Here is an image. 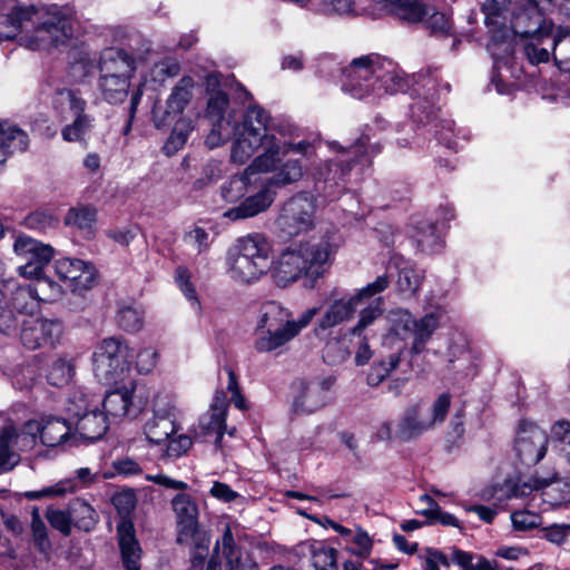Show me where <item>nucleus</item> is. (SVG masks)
Masks as SVG:
<instances>
[{"mask_svg": "<svg viewBox=\"0 0 570 570\" xmlns=\"http://www.w3.org/2000/svg\"><path fill=\"white\" fill-rule=\"evenodd\" d=\"M413 238L415 239L417 247L425 253L436 252L442 244L441 236L439 235L435 225L426 222L421 223V225L415 228Z\"/></svg>", "mask_w": 570, "mask_h": 570, "instance_id": "obj_44", "label": "nucleus"}, {"mask_svg": "<svg viewBox=\"0 0 570 570\" xmlns=\"http://www.w3.org/2000/svg\"><path fill=\"white\" fill-rule=\"evenodd\" d=\"M195 83L196 82L193 77L184 76L171 89L166 101V109L161 112L154 109L153 120L157 128L170 125L184 112L185 108L194 97Z\"/></svg>", "mask_w": 570, "mask_h": 570, "instance_id": "obj_21", "label": "nucleus"}, {"mask_svg": "<svg viewBox=\"0 0 570 570\" xmlns=\"http://www.w3.org/2000/svg\"><path fill=\"white\" fill-rule=\"evenodd\" d=\"M55 272L72 292L90 289L95 284L97 274L91 263L70 257L56 261Z\"/></svg>", "mask_w": 570, "mask_h": 570, "instance_id": "obj_20", "label": "nucleus"}, {"mask_svg": "<svg viewBox=\"0 0 570 570\" xmlns=\"http://www.w3.org/2000/svg\"><path fill=\"white\" fill-rule=\"evenodd\" d=\"M405 87L406 80L403 72L392 60L382 58L371 97H381L385 94L393 95L403 91Z\"/></svg>", "mask_w": 570, "mask_h": 570, "instance_id": "obj_27", "label": "nucleus"}, {"mask_svg": "<svg viewBox=\"0 0 570 570\" xmlns=\"http://www.w3.org/2000/svg\"><path fill=\"white\" fill-rule=\"evenodd\" d=\"M62 334V325L57 320L27 316L21 320V343L30 350L55 345Z\"/></svg>", "mask_w": 570, "mask_h": 570, "instance_id": "obj_19", "label": "nucleus"}, {"mask_svg": "<svg viewBox=\"0 0 570 570\" xmlns=\"http://www.w3.org/2000/svg\"><path fill=\"white\" fill-rule=\"evenodd\" d=\"M97 218V212L94 207L82 206L68 210L65 217L67 226L76 227L82 232L87 237L92 236L94 226Z\"/></svg>", "mask_w": 570, "mask_h": 570, "instance_id": "obj_40", "label": "nucleus"}, {"mask_svg": "<svg viewBox=\"0 0 570 570\" xmlns=\"http://www.w3.org/2000/svg\"><path fill=\"white\" fill-rule=\"evenodd\" d=\"M117 323L126 332H138L144 325L142 312L135 306H122L118 311Z\"/></svg>", "mask_w": 570, "mask_h": 570, "instance_id": "obj_52", "label": "nucleus"}, {"mask_svg": "<svg viewBox=\"0 0 570 570\" xmlns=\"http://www.w3.org/2000/svg\"><path fill=\"white\" fill-rule=\"evenodd\" d=\"M171 507L178 527V542L194 539L199 531L196 501L187 493H178L173 498Z\"/></svg>", "mask_w": 570, "mask_h": 570, "instance_id": "obj_24", "label": "nucleus"}, {"mask_svg": "<svg viewBox=\"0 0 570 570\" xmlns=\"http://www.w3.org/2000/svg\"><path fill=\"white\" fill-rule=\"evenodd\" d=\"M401 353L402 348H400L396 353L390 354L386 360L374 362L367 374L368 385L377 386L381 384L383 380L399 366L401 361Z\"/></svg>", "mask_w": 570, "mask_h": 570, "instance_id": "obj_45", "label": "nucleus"}, {"mask_svg": "<svg viewBox=\"0 0 570 570\" xmlns=\"http://www.w3.org/2000/svg\"><path fill=\"white\" fill-rule=\"evenodd\" d=\"M399 275L396 281L397 289L407 295H414L424 278L423 271L419 269L416 265L403 258H396L394 262Z\"/></svg>", "mask_w": 570, "mask_h": 570, "instance_id": "obj_36", "label": "nucleus"}, {"mask_svg": "<svg viewBox=\"0 0 570 570\" xmlns=\"http://www.w3.org/2000/svg\"><path fill=\"white\" fill-rule=\"evenodd\" d=\"M350 356L348 345L345 338H332L327 341L323 351V358L330 365H336Z\"/></svg>", "mask_w": 570, "mask_h": 570, "instance_id": "obj_53", "label": "nucleus"}, {"mask_svg": "<svg viewBox=\"0 0 570 570\" xmlns=\"http://www.w3.org/2000/svg\"><path fill=\"white\" fill-rule=\"evenodd\" d=\"M272 247L262 234L237 239L228 253L229 277L240 284L258 281L272 267Z\"/></svg>", "mask_w": 570, "mask_h": 570, "instance_id": "obj_6", "label": "nucleus"}, {"mask_svg": "<svg viewBox=\"0 0 570 570\" xmlns=\"http://www.w3.org/2000/svg\"><path fill=\"white\" fill-rule=\"evenodd\" d=\"M387 318L390 323L387 337L401 341L412 338L411 353L420 354L445 321L446 312L442 307H436L417 320L407 309L394 308L389 312Z\"/></svg>", "mask_w": 570, "mask_h": 570, "instance_id": "obj_8", "label": "nucleus"}, {"mask_svg": "<svg viewBox=\"0 0 570 570\" xmlns=\"http://www.w3.org/2000/svg\"><path fill=\"white\" fill-rule=\"evenodd\" d=\"M29 146L26 131L9 121H0V165L14 153H22Z\"/></svg>", "mask_w": 570, "mask_h": 570, "instance_id": "obj_29", "label": "nucleus"}, {"mask_svg": "<svg viewBox=\"0 0 570 570\" xmlns=\"http://www.w3.org/2000/svg\"><path fill=\"white\" fill-rule=\"evenodd\" d=\"M39 301L32 285L19 286L11 295V308L23 320L27 316H35L33 313L38 311Z\"/></svg>", "mask_w": 570, "mask_h": 570, "instance_id": "obj_39", "label": "nucleus"}, {"mask_svg": "<svg viewBox=\"0 0 570 570\" xmlns=\"http://www.w3.org/2000/svg\"><path fill=\"white\" fill-rule=\"evenodd\" d=\"M549 436L537 423L521 420L514 440V452L520 462L531 466L547 454Z\"/></svg>", "mask_w": 570, "mask_h": 570, "instance_id": "obj_16", "label": "nucleus"}, {"mask_svg": "<svg viewBox=\"0 0 570 570\" xmlns=\"http://www.w3.org/2000/svg\"><path fill=\"white\" fill-rule=\"evenodd\" d=\"M334 253L335 247L327 239L294 243L273 263L272 277L279 287H286L303 275L318 278L331 266Z\"/></svg>", "mask_w": 570, "mask_h": 570, "instance_id": "obj_3", "label": "nucleus"}, {"mask_svg": "<svg viewBox=\"0 0 570 570\" xmlns=\"http://www.w3.org/2000/svg\"><path fill=\"white\" fill-rule=\"evenodd\" d=\"M488 50L494 60V75L492 76V83L499 94L507 92V85L510 78L518 79L517 70L513 67V48L508 41H500L494 36L488 45Z\"/></svg>", "mask_w": 570, "mask_h": 570, "instance_id": "obj_22", "label": "nucleus"}, {"mask_svg": "<svg viewBox=\"0 0 570 570\" xmlns=\"http://www.w3.org/2000/svg\"><path fill=\"white\" fill-rule=\"evenodd\" d=\"M296 129L295 127H293ZM296 134V130L293 131L292 137H294ZM291 138L289 135L282 137L283 139L278 138V144L281 145L279 148V166H282L285 161H283L284 157H286L289 153L299 154L303 156H308L312 153V144L307 140H301L298 142H292L287 140L286 138Z\"/></svg>", "mask_w": 570, "mask_h": 570, "instance_id": "obj_56", "label": "nucleus"}, {"mask_svg": "<svg viewBox=\"0 0 570 570\" xmlns=\"http://www.w3.org/2000/svg\"><path fill=\"white\" fill-rule=\"evenodd\" d=\"M69 511L71 520L75 522L76 527L81 530L90 531L97 523V513L95 509L85 500H73L70 504Z\"/></svg>", "mask_w": 570, "mask_h": 570, "instance_id": "obj_43", "label": "nucleus"}, {"mask_svg": "<svg viewBox=\"0 0 570 570\" xmlns=\"http://www.w3.org/2000/svg\"><path fill=\"white\" fill-rule=\"evenodd\" d=\"M158 352L151 347L146 346L141 347L137 354H136V368L138 373L140 374H148L150 373L158 363Z\"/></svg>", "mask_w": 570, "mask_h": 570, "instance_id": "obj_60", "label": "nucleus"}, {"mask_svg": "<svg viewBox=\"0 0 570 570\" xmlns=\"http://www.w3.org/2000/svg\"><path fill=\"white\" fill-rule=\"evenodd\" d=\"M384 299L375 297L364 306L358 315L356 325L352 328L353 335H360L366 327L372 325L383 314Z\"/></svg>", "mask_w": 570, "mask_h": 570, "instance_id": "obj_49", "label": "nucleus"}, {"mask_svg": "<svg viewBox=\"0 0 570 570\" xmlns=\"http://www.w3.org/2000/svg\"><path fill=\"white\" fill-rule=\"evenodd\" d=\"M255 174H248L246 169L240 176L232 177L222 187V196L228 203H236L244 197L248 190V185L252 183V176Z\"/></svg>", "mask_w": 570, "mask_h": 570, "instance_id": "obj_47", "label": "nucleus"}, {"mask_svg": "<svg viewBox=\"0 0 570 570\" xmlns=\"http://www.w3.org/2000/svg\"><path fill=\"white\" fill-rule=\"evenodd\" d=\"M316 11L326 17H354L373 13L368 7L361 8L355 0H317Z\"/></svg>", "mask_w": 570, "mask_h": 570, "instance_id": "obj_37", "label": "nucleus"}, {"mask_svg": "<svg viewBox=\"0 0 570 570\" xmlns=\"http://www.w3.org/2000/svg\"><path fill=\"white\" fill-rule=\"evenodd\" d=\"M389 285L390 278L384 274L377 276L374 282L362 287L355 294L334 299L317 321L315 327L316 334L320 335L323 331L350 321L358 306L365 304L367 299L373 296L384 292Z\"/></svg>", "mask_w": 570, "mask_h": 570, "instance_id": "obj_10", "label": "nucleus"}, {"mask_svg": "<svg viewBox=\"0 0 570 570\" xmlns=\"http://www.w3.org/2000/svg\"><path fill=\"white\" fill-rule=\"evenodd\" d=\"M58 223L59 220L53 214L45 210L33 212L24 219V224L28 228L41 232L55 228Z\"/></svg>", "mask_w": 570, "mask_h": 570, "instance_id": "obj_57", "label": "nucleus"}, {"mask_svg": "<svg viewBox=\"0 0 570 570\" xmlns=\"http://www.w3.org/2000/svg\"><path fill=\"white\" fill-rule=\"evenodd\" d=\"M544 47L549 50V56L552 53L553 59L560 70L570 72V29L559 27L557 28L553 38L549 36Z\"/></svg>", "mask_w": 570, "mask_h": 570, "instance_id": "obj_35", "label": "nucleus"}, {"mask_svg": "<svg viewBox=\"0 0 570 570\" xmlns=\"http://www.w3.org/2000/svg\"><path fill=\"white\" fill-rule=\"evenodd\" d=\"M183 239L187 245L196 248L198 254L206 253L210 247L208 233L198 226L185 233Z\"/></svg>", "mask_w": 570, "mask_h": 570, "instance_id": "obj_61", "label": "nucleus"}, {"mask_svg": "<svg viewBox=\"0 0 570 570\" xmlns=\"http://www.w3.org/2000/svg\"><path fill=\"white\" fill-rule=\"evenodd\" d=\"M19 440L27 441V436L18 434L17 430L12 425L3 428L0 435V470L10 471L19 462L20 456L14 450Z\"/></svg>", "mask_w": 570, "mask_h": 570, "instance_id": "obj_34", "label": "nucleus"}, {"mask_svg": "<svg viewBox=\"0 0 570 570\" xmlns=\"http://www.w3.org/2000/svg\"><path fill=\"white\" fill-rule=\"evenodd\" d=\"M450 406L451 395L449 393L440 394L430 407L423 402L411 404L400 416L394 434L392 433V423L385 422L379 431V436L382 440L396 438L404 442L417 439L441 425L448 416Z\"/></svg>", "mask_w": 570, "mask_h": 570, "instance_id": "obj_5", "label": "nucleus"}, {"mask_svg": "<svg viewBox=\"0 0 570 570\" xmlns=\"http://www.w3.org/2000/svg\"><path fill=\"white\" fill-rule=\"evenodd\" d=\"M334 384L331 376L318 379L311 382H302L299 392L294 399L295 411L302 413H313L330 402V390Z\"/></svg>", "mask_w": 570, "mask_h": 570, "instance_id": "obj_23", "label": "nucleus"}, {"mask_svg": "<svg viewBox=\"0 0 570 570\" xmlns=\"http://www.w3.org/2000/svg\"><path fill=\"white\" fill-rule=\"evenodd\" d=\"M22 434L30 438L26 445L35 443L37 438L46 446L76 445L73 425L61 416L42 415L29 420L23 425Z\"/></svg>", "mask_w": 570, "mask_h": 570, "instance_id": "obj_13", "label": "nucleus"}, {"mask_svg": "<svg viewBox=\"0 0 570 570\" xmlns=\"http://www.w3.org/2000/svg\"><path fill=\"white\" fill-rule=\"evenodd\" d=\"M73 117V121L65 126L61 131L63 140L69 142L83 140L94 122V118L86 112L75 115Z\"/></svg>", "mask_w": 570, "mask_h": 570, "instance_id": "obj_50", "label": "nucleus"}, {"mask_svg": "<svg viewBox=\"0 0 570 570\" xmlns=\"http://www.w3.org/2000/svg\"><path fill=\"white\" fill-rule=\"evenodd\" d=\"M117 530L122 563L126 570H140L141 549L136 540L132 523L122 521Z\"/></svg>", "mask_w": 570, "mask_h": 570, "instance_id": "obj_30", "label": "nucleus"}, {"mask_svg": "<svg viewBox=\"0 0 570 570\" xmlns=\"http://www.w3.org/2000/svg\"><path fill=\"white\" fill-rule=\"evenodd\" d=\"M207 96L206 117L210 120L213 128L206 138V145L215 148L233 132L234 115L228 95L216 75L207 76Z\"/></svg>", "mask_w": 570, "mask_h": 570, "instance_id": "obj_9", "label": "nucleus"}, {"mask_svg": "<svg viewBox=\"0 0 570 570\" xmlns=\"http://www.w3.org/2000/svg\"><path fill=\"white\" fill-rule=\"evenodd\" d=\"M99 76L131 78L135 71V60L122 49L107 48L99 59Z\"/></svg>", "mask_w": 570, "mask_h": 570, "instance_id": "obj_26", "label": "nucleus"}, {"mask_svg": "<svg viewBox=\"0 0 570 570\" xmlns=\"http://www.w3.org/2000/svg\"><path fill=\"white\" fill-rule=\"evenodd\" d=\"M275 194L268 188L259 190L257 194L245 198L238 206L228 209L225 217L232 220L254 217L271 207Z\"/></svg>", "mask_w": 570, "mask_h": 570, "instance_id": "obj_28", "label": "nucleus"}, {"mask_svg": "<svg viewBox=\"0 0 570 570\" xmlns=\"http://www.w3.org/2000/svg\"><path fill=\"white\" fill-rule=\"evenodd\" d=\"M180 72V65L175 59H166L154 65L150 70V77L154 81L164 82L168 78H174Z\"/></svg>", "mask_w": 570, "mask_h": 570, "instance_id": "obj_59", "label": "nucleus"}, {"mask_svg": "<svg viewBox=\"0 0 570 570\" xmlns=\"http://www.w3.org/2000/svg\"><path fill=\"white\" fill-rule=\"evenodd\" d=\"M532 491H541L542 499L551 505H561L570 502V484L558 479L553 472L549 478L534 476L528 482L517 485L512 497L522 498Z\"/></svg>", "mask_w": 570, "mask_h": 570, "instance_id": "obj_18", "label": "nucleus"}, {"mask_svg": "<svg viewBox=\"0 0 570 570\" xmlns=\"http://www.w3.org/2000/svg\"><path fill=\"white\" fill-rule=\"evenodd\" d=\"M131 78L99 76L98 89L104 99L110 104H118L125 100L128 95Z\"/></svg>", "mask_w": 570, "mask_h": 570, "instance_id": "obj_38", "label": "nucleus"}, {"mask_svg": "<svg viewBox=\"0 0 570 570\" xmlns=\"http://www.w3.org/2000/svg\"><path fill=\"white\" fill-rule=\"evenodd\" d=\"M13 250L22 262L18 266V272L26 278L40 276L55 253L50 245L42 244L28 236H19L13 244Z\"/></svg>", "mask_w": 570, "mask_h": 570, "instance_id": "obj_17", "label": "nucleus"}, {"mask_svg": "<svg viewBox=\"0 0 570 570\" xmlns=\"http://www.w3.org/2000/svg\"><path fill=\"white\" fill-rule=\"evenodd\" d=\"M129 347L120 337L101 340L92 354V371L102 383L110 384L120 380L129 370Z\"/></svg>", "mask_w": 570, "mask_h": 570, "instance_id": "obj_11", "label": "nucleus"}, {"mask_svg": "<svg viewBox=\"0 0 570 570\" xmlns=\"http://www.w3.org/2000/svg\"><path fill=\"white\" fill-rule=\"evenodd\" d=\"M86 105L87 102L81 97L80 92L72 89H58L53 97V106L56 109L60 110V112L68 109L73 116L85 112Z\"/></svg>", "mask_w": 570, "mask_h": 570, "instance_id": "obj_42", "label": "nucleus"}, {"mask_svg": "<svg viewBox=\"0 0 570 570\" xmlns=\"http://www.w3.org/2000/svg\"><path fill=\"white\" fill-rule=\"evenodd\" d=\"M257 117L254 114V118ZM253 116L249 117L252 119ZM248 129L243 131L238 129L237 137L233 142L230 150V160L234 164L244 165L257 151L262 149L246 168L248 174L274 173L269 183L276 186H286L298 181L304 175V168L299 159H287L279 166V148L277 136H259L248 120Z\"/></svg>", "mask_w": 570, "mask_h": 570, "instance_id": "obj_2", "label": "nucleus"}, {"mask_svg": "<svg viewBox=\"0 0 570 570\" xmlns=\"http://www.w3.org/2000/svg\"><path fill=\"white\" fill-rule=\"evenodd\" d=\"M100 407V400L86 393L82 390L75 391L72 396L69 399L67 411L76 420L92 411L94 409Z\"/></svg>", "mask_w": 570, "mask_h": 570, "instance_id": "obj_46", "label": "nucleus"}, {"mask_svg": "<svg viewBox=\"0 0 570 570\" xmlns=\"http://www.w3.org/2000/svg\"><path fill=\"white\" fill-rule=\"evenodd\" d=\"M135 386H122L110 391L105 399L100 401L104 414L109 419H121L126 416L134 404Z\"/></svg>", "mask_w": 570, "mask_h": 570, "instance_id": "obj_32", "label": "nucleus"}, {"mask_svg": "<svg viewBox=\"0 0 570 570\" xmlns=\"http://www.w3.org/2000/svg\"><path fill=\"white\" fill-rule=\"evenodd\" d=\"M19 37L30 49H51L73 37L71 18L58 7H14L0 16V40Z\"/></svg>", "mask_w": 570, "mask_h": 570, "instance_id": "obj_1", "label": "nucleus"}, {"mask_svg": "<svg viewBox=\"0 0 570 570\" xmlns=\"http://www.w3.org/2000/svg\"><path fill=\"white\" fill-rule=\"evenodd\" d=\"M254 114L257 117H253L250 119V126L259 132V136H276L274 132H277L281 137H285L287 135L292 136L293 131L295 130L292 128V126L285 127L281 125H274L269 115L258 106L249 107L246 110L243 122L239 127L240 130L246 131V129L249 128L247 121L249 120L250 116H254Z\"/></svg>", "mask_w": 570, "mask_h": 570, "instance_id": "obj_31", "label": "nucleus"}, {"mask_svg": "<svg viewBox=\"0 0 570 570\" xmlns=\"http://www.w3.org/2000/svg\"><path fill=\"white\" fill-rule=\"evenodd\" d=\"M316 213L315 197L308 193H298L284 203L276 224L284 236H298L314 229Z\"/></svg>", "mask_w": 570, "mask_h": 570, "instance_id": "obj_12", "label": "nucleus"}, {"mask_svg": "<svg viewBox=\"0 0 570 570\" xmlns=\"http://www.w3.org/2000/svg\"><path fill=\"white\" fill-rule=\"evenodd\" d=\"M109 429V419L99 411L94 409L92 411L85 413L76 420L73 424V434L76 436V445L80 442H95L100 440Z\"/></svg>", "mask_w": 570, "mask_h": 570, "instance_id": "obj_25", "label": "nucleus"}, {"mask_svg": "<svg viewBox=\"0 0 570 570\" xmlns=\"http://www.w3.org/2000/svg\"><path fill=\"white\" fill-rule=\"evenodd\" d=\"M317 313L318 308L312 307L294 320L293 313L279 303L274 301L264 303L256 322L255 350L268 353L282 348L298 336Z\"/></svg>", "mask_w": 570, "mask_h": 570, "instance_id": "obj_4", "label": "nucleus"}, {"mask_svg": "<svg viewBox=\"0 0 570 570\" xmlns=\"http://www.w3.org/2000/svg\"><path fill=\"white\" fill-rule=\"evenodd\" d=\"M312 563L315 570H331L336 567V550L333 548H320L314 550Z\"/></svg>", "mask_w": 570, "mask_h": 570, "instance_id": "obj_63", "label": "nucleus"}, {"mask_svg": "<svg viewBox=\"0 0 570 570\" xmlns=\"http://www.w3.org/2000/svg\"><path fill=\"white\" fill-rule=\"evenodd\" d=\"M366 144L367 138L361 137L348 148H341L334 158L315 170L314 189L318 196L333 202L342 195L353 166L366 159Z\"/></svg>", "mask_w": 570, "mask_h": 570, "instance_id": "obj_7", "label": "nucleus"}, {"mask_svg": "<svg viewBox=\"0 0 570 570\" xmlns=\"http://www.w3.org/2000/svg\"><path fill=\"white\" fill-rule=\"evenodd\" d=\"M511 522L517 531H529L541 525L540 514L529 510H518L511 513Z\"/></svg>", "mask_w": 570, "mask_h": 570, "instance_id": "obj_55", "label": "nucleus"}, {"mask_svg": "<svg viewBox=\"0 0 570 570\" xmlns=\"http://www.w3.org/2000/svg\"><path fill=\"white\" fill-rule=\"evenodd\" d=\"M379 4L409 23L422 21L430 12L423 0H384Z\"/></svg>", "mask_w": 570, "mask_h": 570, "instance_id": "obj_33", "label": "nucleus"}, {"mask_svg": "<svg viewBox=\"0 0 570 570\" xmlns=\"http://www.w3.org/2000/svg\"><path fill=\"white\" fill-rule=\"evenodd\" d=\"M36 283L32 285L40 301H57L62 296V288L55 281L42 276L33 277Z\"/></svg>", "mask_w": 570, "mask_h": 570, "instance_id": "obj_54", "label": "nucleus"}, {"mask_svg": "<svg viewBox=\"0 0 570 570\" xmlns=\"http://www.w3.org/2000/svg\"><path fill=\"white\" fill-rule=\"evenodd\" d=\"M191 274L189 269L185 266H178L175 272V281L180 288V291L184 293L186 298L191 301L194 304H198L197 301V293L194 287V284L190 281Z\"/></svg>", "mask_w": 570, "mask_h": 570, "instance_id": "obj_62", "label": "nucleus"}, {"mask_svg": "<svg viewBox=\"0 0 570 570\" xmlns=\"http://www.w3.org/2000/svg\"><path fill=\"white\" fill-rule=\"evenodd\" d=\"M177 407L171 395L159 393L153 402V416L144 425V433L151 443L160 444L171 438L179 426L176 423Z\"/></svg>", "mask_w": 570, "mask_h": 570, "instance_id": "obj_15", "label": "nucleus"}, {"mask_svg": "<svg viewBox=\"0 0 570 570\" xmlns=\"http://www.w3.org/2000/svg\"><path fill=\"white\" fill-rule=\"evenodd\" d=\"M511 0H485L482 4L484 22L489 27H499L504 22V12Z\"/></svg>", "mask_w": 570, "mask_h": 570, "instance_id": "obj_51", "label": "nucleus"}, {"mask_svg": "<svg viewBox=\"0 0 570 570\" xmlns=\"http://www.w3.org/2000/svg\"><path fill=\"white\" fill-rule=\"evenodd\" d=\"M465 433L463 416L461 412H456L450 421L448 431H446V446L449 450L453 448H459L463 442V436Z\"/></svg>", "mask_w": 570, "mask_h": 570, "instance_id": "obj_58", "label": "nucleus"}, {"mask_svg": "<svg viewBox=\"0 0 570 570\" xmlns=\"http://www.w3.org/2000/svg\"><path fill=\"white\" fill-rule=\"evenodd\" d=\"M75 366L70 360L58 358L50 365L47 380L52 386H65L69 384L73 377Z\"/></svg>", "mask_w": 570, "mask_h": 570, "instance_id": "obj_48", "label": "nucleus"}, {"mask_svg": "<svg viewBox=\"0 0 570 570\" xmlns=\"http://www.w3.org/2000/svg\"><path fill=\"white\" fill-rule=\"evenodd\" d=\"M550 438L558 451H561L562 446H567L570 443V421L559 420L554 422L550 429Z\"/></svg>", "mask_w": 570, "mask_h": 570, "instance_id": "obj_64", "label": "nucleus"}, {"mask_svg": "<svg viewBox=\"0 0 570 570\" xmlns=\"http://www.w3.org/2000/svg\"><path fill=\"white\" fill-rule=\"evenodd\" d=\"M226 429V415L223 412L208 411L198 423V433L203 436H215V444L220 445L224 431Z\"/></svg>", "mask_w": 570, "mask_h": 570, "instance_id": "obj_41", "label": "nucleus"}, {"mask_svg": "<svg viewBox=\"0 0 570 570\" xmlns=\"http://www.w3.org/2000/svg\"><path fill=\"white\" fill-rule=\"evenodd\" d=\"M382 57L375 53L355 58L343 70V90L356 99L371 97Z\"/></svg>", "mask_w": 570, "mask_h": 570, "instance_id": "obj_14", "label": "nucleus"}]
</instances>
